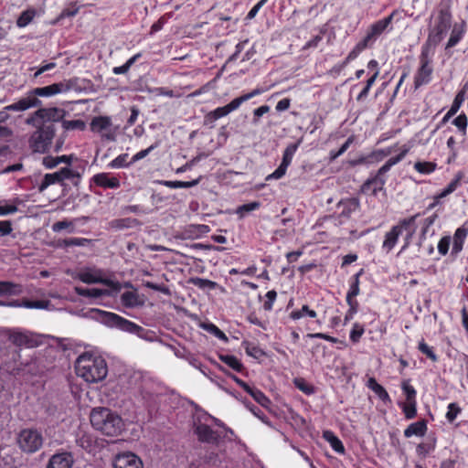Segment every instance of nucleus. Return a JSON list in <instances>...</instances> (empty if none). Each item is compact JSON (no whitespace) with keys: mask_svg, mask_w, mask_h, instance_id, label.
Wrapping results in <instances>:
<instances>
[{"mask_svg":"<svg viewBox=\"0 0 468 468\" xmlns=\"http://www.w3.org/2000/svg\"><path fill=\"white\" fill-rule=\"evenodd\" d=\"M13 230L11 221L3 220L0 221V236L9 235Z\"/></svg>","mask_w":468,"mask_h":468,"instance_id":"64","label":"nucleus"},{"mask_svg":"<svg viewBox=\"0 0 468 468\" xmlns=\"http://www.w3.org/2000/svg\"><path fill=\"white\" fill-rule=\"evenodd\" d=\"M460 412L461 408L456 403H450L446 413V419L449 422H453Z\"/></svg>","mask_w":468,"mask_h":468,"instance_id":"51","label":"nucleus"},{"mask_svg":"<svg viewBox=\"0 0 468 468\" xmlns=\"http://www.w3.org/2000/svg\"><path fill=\"white\" fill-rule=\"evenodd\" d=\"M42 101L38 98L25 97L20 99L18 101L10 104L0 111V122H5L9 118L8 111L13 112H23L30 108L40 107Z\"/></svg>","mask_w":468,"mask_h":468,"instance_id":"15","label":"nucleus"},{"mask_svg":"<svg viewBox=\"0 0 468 468\" xmlns=\"http://www.w3.org/2000/svg\"><path fill=\"white\" fill-rule=\"evenodd\" d=\"M393 16L394 12L388 16L380 19L370 26L366 37H364V39L370 45V47L375 42L376 38L381 35L391 23Z\"/></svg>","mask_w":468,"mask_h":468,"instance_id":"19","label":"nucleus"},{"mask_svg":"<svg viewBox=\"0 0 468 468\" xmlns=\"http://www.w3.org/2000/svg\"><path fill=\"white\" fill-rule=\"evenodd\" d=\"M17 443L23 452L33 453L41 448L43 437L35 429H24L18 434Z\"/></svg>","mask_w":468,"mask_h":468,"instance_id":"10","label":"nucleus"},{"mask_svg":"<svg viewBox=\"0 0 468 468\" xmlns=\"http://www.w3.org/2000/svg\"><path fill=\"white\" fill-rule=\"evenodd\" d=\"M202 176H199L197 179H194L192 181H168V180H163L160 181V184L163 186H165L170 188H189L192 186H195L199 184L201 181Z\"/></svg>","mask_w":468,"mask_h":468,"instance_id":"31","label":"nucleus"},{"mask_svg":"<svg viewBox=\"0 0 468 468\" xmlns=\"http://www.w3.org/2000/svg\"><path fill=\"white\" fill-rule=\"evenodd\" d=\"M437 167L436 163L433 162H416L414 168L420 174L429 175L432 173Z\"/></svg>","mask_w":468,"mask_h":468,"instance_id":"39","label":"nucleus"},{"mask_svg":"<svg viewBox=\"0 0 468 468\" xmlns=\"http://www.w3.org/2000/svg\"><path fill=\"white\" fill-rule=\"evenodd\" d=\"M466 31V23L462 21L460 24H455L452 29L450 38L446 44L445 49L455 47L463 38Z\"/></svg>","mask_w":468,"mask_h":468,"instance_id":"24","label":"nucleus"},{"mask_svg":"<svg viewBox=\"0 0 468 468\" xmlns=\"http://www.w3.org/2000/svg\"><path fill=\"white\" fill-rule=\"evenodd\" d=\"M463 101H464V91L461 90L456 94V96L452 101V104L450 108L451 113H456L459 111V109Z\"/></svg>","mask_w":468,"mask_h":468,"instance_id":"54","label":"nucleus"},{"mask_svg":"<svg viewBox=\"0 0 468 468\" xmlns=\"http://www.w3.org/2000/svg\"><path fill=\"white\" fill-rule=\"evenodd\" d=\"M293 383L298 389L306 395H311L314 392V387L308 384L303 378H295Z\"/></svg>","mask_w":468,"mask_h":468,"instance_id":"46","label":"nucleus"},{"mask_svg":"<svg viewBox=\"0 0 468 468\" xmlns=\"http://www.w3.org/2000/svg\"><path fill=\"white\" fill-rule=\"evenodd\" d=\"M18 208L14 204H0V216H6L17 212Z\"/></svg>","mask_w":468,"mask_h":468,"instance_id":"62","label":"nucleus"},{"mask_svg":"<svg viewBox=\"0 0 468 468\" xmlns=\"http://www.w3.org/2000/svg\"><path fill=\"white\" fill-rule=\"evenodd\" d=\"M73 463L74 459L70 452H61L50 457L48 468H71Z\"/></svg>","mask_w":468,"mask_h":468,"instance_id":"20","label":"nucleus"},{"mask_svg":"<svg viewBox=\"0 0 468 468\" xmlns=\"http://www.w3.org/2000/svg\"><path fill=\"white\" fill-rule=\"evenodd\" d=\"M77 278L80 280L82 282L87 284H93V283H101L104 284L111 289H112L114 292H118L122 285L118 282H114L112 280H110L105 277L104 271L101 269L97 268H85L80 270L78 274Z\"/></svg>","mask_w":468,"mask_h":468,"instance_id":"8","label":"nucleus"},{"mask_svg":"<svg viewBox=\"0 0 468 468\" xmlns=\"http://www.w3.org/2000/svg\"><path fill=\"white\" fill-rule=\"evenodd\" d=\"M75 292L78 295L83 297H90V298H100L101 296L112 295L111 292L106 289H98V288H82V287H75Z\"/></svg>","mask_w":468,"mask_h":468,"instance_id":"28","label":"nucleus"},{"mask_svg":"<svg viewBox=\"0 0 468 468\" xmlns=\"http://www.w3.org/2000/svg\"><path fill=\"white\" fill-rule=\"evenodd\" d=\"M91 242L90 239L85 238H69L61 241L60 245L64 247L80 246L84 247Z\"/></svg>","mask_w":468,"mask_h":468,"instance_id":"40","label":"nucleus"},{"mask_svg":"<svg viewBox=\"0 0 468 468\" xmlns=\"http://www.w3.org/2000/svg\"><path fill=\"white\" fill-rule=\"evenodd\" d=\"M418 348L422 354H425L432 361H437V356L433 352L432 348L429 346L423 340L419 343Z\"/></svg>","mask_w":468,"mask_h":468,"instance_id":"55","label":"nucleus"},{"mask_svg":"<svg viewBox=\"0 0 468 468\" xmlns=\"http://www.w3.org/2000/svg\"><path fill=\"white\" fill-rule=\"evenodd\" d=\"M188 283L192 284L201 290H214L218 287V283L216 282L210 281L208 279L199 278V277H192L188 280Z\"/></svg>","mask_w":468,"mask_h":468,"instance_id":"32","label":"nucleus"},{"mask_svg":"<svg viewBox=\"0 0 468 468\" xmlns=\"http://www.w3.org/2000/svg\"><path fill=\"white\" fill-rule=\"evenodd\" d=\"M90 131L101 134L102 139L115 141L117 127L113 125L109 116L94 117L90 123Z\"/></svg>","mask_w":468,"mask_h":468,"instance_id":"12","label":"nucleus"},{"mask_svg":"<svg viewBox=\"0 0 468 468\" xmlns=\"http://www.w3.org/2000/svg\"><path fill=\"white\" fill-rule=\"evenodd\" d=\"M433 49L427 47L421 48L420 55V68L418 69L414 77V87L419 89L420 86L428 84L431 80L433 69L431 66V54Z\"/></svg>","mask_w":468,"mask_h":468,"instance_id":"9","label":"nucleus"},{"mask_svg":"<svg viewBox=\"0 0 468 468\" xmlns=\"http://www.w3.org/2000/svg\"><path fill=\"white\" fill-rule=\"evenodd\" d=\"M22 292V286L20 284L1 281L0 282V295H18Z\"/></svg>","mask_w":468,"mask_h":468,"instance_id":"29","label":"nucleus"},{"mask_svg":"<svg viewBox=\"0 0 468 468\" xmlns=\"http://www.w3.org/2000/svg\"><path fill=\"white\" fill-rule=\"evenodd\" d=\"M277 297V292L274 290L269 291L266 293L267 301L263 303V307L266 311H271L272 309V304Z\"/></svg>","mask_w":468,"mask_h":468,"instance_id":"60","label":"nucleus"},{"mask_svg":"<svg viewBox=\"0 0 468 468\" xmlns=\"http://www.w3.org/2000/svg\"><path fill=\"white\" fill-rule=\"evenodd\" d=\"M468 235V228L464 225L458 228L453 235L452 253H459L463 250V242Z\"/></svg>","mask_w":468,"mask_h":468,"instance_id":"27","label":"nucleus"},{"mask_svg":"<svg viewBox=\"0 0 468 468\" xmlns=\"http://www.w3.org/2000/svg\"><path fill=\"white\" fill-rule=\"evenodd\" d=\"M262 92H263L262 90L255 89V90H253L252 91H250L249 93H246V94H244L242 96H239V97L236 98L235 100H236V101H238L239 106H240L241 103H243L244 101H247L250 99H251V98H253V97H255V96H257V95H259V94H261Z\"/></svg>","mask_w":468,"mask_h":468,"instance_id":"59","label":"nucleus"},{"mask_svg":"<svg viewBox=\"0 0 468 468\" xmlns=\"http://www.w3.org/2000/svg\"><path fill=\"white\" fill-rule=\"evenodd\" d=\"M408 153V149H404L397 156L389 158L385 165H383L376 173L374 176L367 178L361 186L360 191L362 193L372 192L373 196H377L378 191L383 190L386 179L384 176L388 173L390 168L400 162Z\"/></svg>","mask_w":468,"mask_h":468,"instance_id":"5","label":"nucleus"},{"mask_svg":"<svg viewBox=\"0 0 468 468\" xmlns=\"http://www.w3.org/2000/svg\"><path fill=\"white\" fill-rule=\"evenodd\" d=\"M90 314L92 318L111 327H116L129 333H136L141 329V327L136 324L114 313L106 312L100 309H91Z\"/></svg>","mask_w":468,"mask_h":468,"instance_id":"6","label":"nucleus"},{"mask_svg":"<svg viewBox=\"0 0 468 468\" xmlns=\"http://www.w3.org/2000/svg\"><path fill=\"white\" fill-rule=\"evenodd\" d=\"M419 217V214L411 216L408 218H404L400 220L397 225L393 226L391 229L386 233L385 239L382 244V249L388 253L397 244L399 235L402 233L403 229H408L410 226H412L416 218Z\"/></svg>","mask_w":468,"mask_h":468,"instance_id":"11","label":"nucleus"},{"mask_svg":"<svg viewBox=\"0 0 468 468\" xmlns=\"http://www.w3.org/2000/svg\"><path fill=\"white\" fill-rule=\"evenodd\" d=\"M452 123L463 133H466L468 119L464 113L458 115L453 121Z\"/></svg>","mask_w":468,"mask_h":468,"instance_id":"49","label":"nucleus"},{"mask_svg":"<svg viewBox=\"0 0 468 468\" xmlns=\"http://www.w3.org/2000/svg\"><path fill=\"white\" fill-rule=\"evenodd\" d=\"M300 144H301V140H299L297 143L289 144L285 148L281 165L273 173L267 176V177H266L267 181L280 179L285 175L286 170H287L288 166L290 165V164L292 163V157H293L295 152L297 151Z\"/></svg>","mask_w":468,"mask_h":468,"instance_id":"16","label":"nucleus"},{"mask_svg":"<svg viewBox=\"0 0 468 468\" xmlns=\"http://www.w3.org/2000/svg\"><path fill=\"white\" fill-rule=\"evenodd\" d=\"M113 468H144V463L139 456L132 452H124L117 454L112 463Z\"/></svg>","mask_w":468,"mask_h":468,"instance_id":"18","label":"nucleus"},{"mask_svg":"<svg viewBox=\"0 0 468 468\" xmlns=\"http://www.w3.org/2000/svg\"><path fill=\"white\" fill-rule=\"evenodd\" d=\"M402 389L406 395L408 402H416V390L408 381L402 383Z\"/></svg>","mask_w":468,"mask_h":468,"instance_id":"47","label":"nucleus"},{"mask_svg":"<svg viewBox=\"0 0 468 468\" xmlns=\"http://www.w3.org/2000/svg\"><path fill=\"white\" fill-rule=\"evenodd\" d=\"M365 332V329L362 325H360L359 324H355L353 325V328L350 332V340L353 342V343H357L362 335L364 334Z\"/></svg>","mask_w":468,"mask_h":468,"instance_id":"50","label":"nucleus"},{"mask_svg":"<svg viewBox=\"0 0 468 468\" xmlns=\"http://www.w3.org/2000/svg\"><path fill=\"white\" fill-rule=\"evenodd\" d=\"M427 422L424 420L413 422L408 426V428L404 431V436L406 438H410L411 436H419L422 437L426 434L427 431Z\"/></svg>","mask_w":468,"mask_h":468,"instance_id":"26","label":"nucleus"},{"mask_svg":"<svg viewBox=\"0 0 468 468\" xmlns=\"http://www.w3.org/2000/svg\"><path fill=\"white\" fill-rule=\"evenodd\" d=\"M360 202L356 197L346 198L338 203V207H341V215L349 218L351 214L359 208Z\"/></svg>","mask_w":468,"mask_h":468,"instance_id":"25","label":"nucleus"},{"mask_svg":"<svg viewBox=\"0 0 468 468\" xmlns=\"http://www.w3.org/2000/svg\"><path fill=\"white\" fill-rule=\"evenodd\" d=\"M73 87L71 80H63L48 86L35 88L27 97H51L59 93L67 92Z\"/></svg>","mask_w":468,"mask_h":468,"instance_id":"13","label":"nucleus"},{"mask_svg":"<svg viewBox=\"0 0 468 468\" xmlns=\"http://www.w3.org/2000/svg\"><path fill=\"white\" fill-rule=\"evenodd\" d=\"M66 113L58 107L39 108L27 118L26 123L36 128L28 139L33 152L44 154L49 150L56 134L54 122L62 120Z\"/></svg>","mask_w":468,"mask_h":468,"instance_id":"1","label":"nucleus"},{"mask_svg":"<svg viewBox=\"0 0 468 468\" xmlns=\"http://www.w3.org/2000/svg\"><path fill=\"white\" fill-rule=\"evenodd\" d=\"M157 146V144L149 146L147 149L142 150L134 154L132 158V162H137L143 158H144L151 151H153Z\"/></svg>","mask_w":468,"mask_h":468,"instance_id":"63","label":"nucleus"},{"mask_svg":"<svg viewBox=\"0 0 468 468\" xmlns=\"http://www.w3.org/2000/svg\"><path fill=\"white\" fill-rule=\"evenodd\" d=\"M353 141H354L353 136H350L347 138V140L345 142V144H343V145L339 149H337L336 152L331 151L330 152V159L333 161V160L336 159L338 156L342 155L348 149V147L353 143Z\"/></svg>","mask_w":468,"mask_h":468,"instance_id":"48","label":"nucleus"},{"mask_svg":"<svg viewBox=\"0 0 468 468\" xmlns=\"http://www.w3.org/2000/svg\"><path fill=\"white\" fill-rule=\"evenodd\" d=\"M218 358L220 359V361H222L223 363H225L237 372H240L243 368V365L235 356L219 355Z\"/></svg>","mask_w":468,"mask_h":468,"instance_id":"35","label":"nucleus"},{"mask_svg":"<svg viewBox=\"0 0 468 468\" xmlns=\"http://www.w3.org/2000/svg\"><path fill=\"white\" fill-rule=\"evenodd\" d=\"M324 438L330 443L334 451H335L338 453L345 452V447L342 441L332 431H324Z\"/></svg>","mask_w":468,"mask_h":468,"instance_id":"34","label":"nucleus"},{"mask_svg":"<svg viewBox=\"0 0 468 468\" xmlns=\"http://www.w3.org/2000/svg\"><path fill=\"white\" fill-rule=\"evenodd\" d=\"M370 47V45L363 38L347 55V60L355 59L364 49Z\"/></svg>","mask_w":468,"mask_h":468,"instance_id":"42","label":"nucleus"},{"mask_svg":"<svg viewBox=\"0 0 468 468\" xmlns=\"http://www.w3.org/2000/svg\"><path fill=\"white\" fill-rule=\"evenodd\" d=\"M435 23L429 30L428 37L422 47L433 49L444 37L451 27L452 13L450 0H441L436 11Z\"/></svg>","mask_w":468,"mask_h":468,"instance_id":"3","label":"nucleus"},{"mask_svg":"<svg viewBox=\"0 0 468 468\" xmlns=\"http://www.w3.org/2000/svg\"><path fill=\"white\" fill-rule=\"evenodd\" d=\"M3 333L16 346L34 347L37 345V339L29 332L19 329H5Z\"/></svg>","mask_w":468,"mask_h":468,"instance_id":"14","label":"nucleus"},{"mask_svg":"<svg viewBox=\"0 0 468 468\" xmlns=\"http://www.w3.org/2000/svg\"><path fill=\"white\" fill-rule=\"evenodd\" d=\"M127 158H128L127 154H120L119 156H117L115 159H113L111 162L110 165L114 168L124 167L128 165Z\"/></svg>","mask_w":468,"mask_h":468,"instance_id":"58","label":"nucleus"},{"mask_svg":"<svg viewBox=\"0 0 468 468\" xmlns=\"http://www.w3.org/2000/svg\"><path fill=\"white\" fill-rule=\"evenodd\" d=\"M48 301H23V307L26 308L45 309L48 307Z\"/></svg>","mask_w":468,"mask_h":468,"instance_id":"53","label":"nucleus"},{"mask_svg":"<svg viewBox=\"0 0 468 468\" xmlns=\"http://www.w3.org/2000/svg\"><path fill=\"white\" fill-rule=\"evenodd\" d=\"M403 412L406 419L411 420L417 414L416 402H408L403 406Z\"/></svg>","mask_w":468,"mask_h":468,"instance_id":"56","label":"nucleus"},{"mask_svg":"<svg viewBox=\"0 0 468 468\" xmlns=\"http://www.w3.org/2000/svg\"><path fill=\"white\" fill-rule=\"evenodd\" d=\"M348 306H349V309L348 311L346 312V316H345V324L348 323L350 320L353 319L354 315L357 313L358 311V303L357 301H348L346 302Z\"/></svg>","mask_w":468,"mask_h":468,"instance_id":"52","label":"nucleus"},{"mask_svg":"<svg viewBox=\"0 0 468 468\" xmlns=\"http://www.w3.org/2000/svg\"><path fill=\"white\" fill-rule=\"evenodd\" d=\"M90 420L95 430L107 436H117L122 430V418L107 408L93 409Z\"/></svg>","mask_w":468,"mask_h":468,"instance_id":"4","label":"nucleus"},{"mask_svg":"<svg viewBox=\"0 0 468 468\" xmlns=\"http://www.w3.org/2000/svg\"><path fill=\"white\" fill-rule=\"evenodd\" d=\"M122 303L127 308H133L143 304L139 301V295L135 292H125L121 296Z\"/></svg>","mask_w":468,"mask_h":468,"instance_id":"33","label":"nucleus"},{"mask_svg":"<svg viewBox=\"0 0 468 468\" xmlns=\"http://www.w3.org/2000/svg\"><path fill=\"white\" fill-rule=\"evenodd\" d=\"M270 112V106L268 105H262L253 111V120L252 122L254 124H257L259 122L260 117H261L263 114Z\"/></svg>","mask_w":468,"mask_h":468,"instance_id":"61","label":"nucleus"},{"mask_svg":"<svg viewBox=\"0 0 468 468\" xmlns=\"http://www.w3.org/2000/svg\"><path fill=\"white\" fill-rule=\"evenodd\" d=\"M65 180H70L75 186H78L80 180L79 172L72 170L69 167H63L57 172L46 174L41 181L38 190L43 192L50 185L60 184L63 185Z\"/></svg>","mask_w":468,"mask_h":468,"instance_id":"7","label":"nucleus"},{"mask_svg":"<svg viewBox=\"0 0 468 468\" xmlns=\"http://www.w3.org/2000/svg\"><path fill=\"white\" fill-rule=\"evenodd\" d=\"M304 314H307L312 318H314L316 316L315 311L309 309L308 305H303L301 310L292 312L290 316L293 320H298L302 318Z\"/></svg>","mask_w":468,"mask_h":468,"instance_id":"45","label":"nucleus"},{"mask_svg":"<svg viewBox=\"0 0 468 468\" xmlns=\"http://www.w3.org/2000/svg\"><path fill=\"white\" fill-rule=\"evenodd\" d=\"M202 327L208 333L214 335L218 339H221L224 342H228L229 339L227 335L214 324H204Z\"/></svg>","mask_w":468,"mask_h":468,"instance_id":"44","label":"nucleus"},{"mask_svg":"<svg viewBox=\"0 0 468 468\" xmlns=\"http://www.w3.org/2000/svg\"><path fill=\"white\" fill-rule=\"evenodd\" d=\"M59 122H62V127L66 131H69V130L83 131L86 127L85 122L82 120L67 121V120H64V117H63L62 120H60Z\"/></svg>","mask_w":468,"mask_h":468,"instance_id":"38","label":"nucleus"},{"mask_svg":"<svg viewBox=\"0 0 468 468\" xmlns=\"http://www.w3.org/2000/svg\"><path fill=\"white\" fill-rule=\"evenodd\" d=\"M462 178H463V173L458 172L455 176V178L447 186V187L445 189H443V191L440 195H438L436 197V198L445 197L448 195H450L451 193H452L453 191H455L456 188L459 186L460 181L462 180Z\"/></svg>","mask_w":468,"mask_h":468,"instance_id":"37","label":"nucleus"},{"mask_svg":"<svg viewBox=\"0 0 468 468\" xmlns=\"http://www.w3.org/2000/svg\"><path fill=\"white\" fill-rule=\"evenodd\" d=\"M194 433L200 442L217 446L221 442V434L219 431L212 430L210 426L205 423H196L194 426Z\"/></svg>","mask_w":468,"mask_h":468,"instance_id":"17","label":"nucleus"},{"mask_svg":"<svg viewBox=\"0 0 468 468\" xmlns=\"http://www.w3.org/2000/svg\"><path fill=\"white\" fill-rule=\"evenodd\" d=\"M134 222H136V219L126 218L114 219V220L111 221L110 225L113 229H122L131 228L133 226V223H134Z\"/></svg>","mask_w":468,"mask_h":468,"instance_id":"41","label":"nucleus"},{"mask_svg":"<svg viewBox=\"0 0 468 468\" xmlns=\"http://www.w3.org/2000/svg\"><path fill=\"white\" fill-rule=\"evenodd\" d=\"M234 381L242 388L246 392H248L259 404L263 407H267L270 404V399L265 396V394L258 388L250 387L246 382L241 380L240 378L233 376Z\"/></svg>","mask_w":468,"mask_h":468,"instance_id":"22","label":"nucleus"},{"mask_svg":"<svg viewBox=\"0 0 468 468\" xmlns=\"http://www.w3.org/2000/svg\"><path fill=\"white\" fill-rule=\"evenodd\" d=\"M450 243H451L450 236L442 237L438 243V251L441 255H446L449 250Z\"/></svg>","mask_w":468,"mask_h":468,"instance_id":"57","label":"nucleus"},{"mask_svg":"<svg viewBox=\"0 0 468 468\" xmlns=\"http://www.w3.org/2000/svg\"><path fill=\"white\" fill-rule=\"evenodd\" d=\"M36 16L35 9H27L23 11L16 20V26L18 27H25L32 22Z\"/></svg>","mask_w":468,"mask_h":468,"instance_id":"36","label":"nucleus"},{"mask_svg":"<svg viewBox=\"0 0 468 468\" xmlns=\"http://www.w3.org/2000/svg\"><path fill=\"white\" fill-rule=\"evenodd\" d=\"M367 387L378 395V397L383 401H390V398L386 389L377 382L375 378H369L367 382Z\"/></svg>","mask_w":468,"mask_h":468,"instance_id":"30","label":"nucleus"},{"mask_svg":"<svg viewBox=\"0 0 468 468\" xmlns=\"http://www.w3.org/2000/svg\"><path fill=\"white\" fill-rule=\"evenodd\" d=\"M239 107V106L238 104V101H236V100L234 99L229 104H227L223 107H218V108L215 109L214 111L209 112L205 116V122L207 123V122L212 123L215 121H217L218 119L224 117V116L228 115L229 113H230L231 112L237 110Z\"/></svg>","mask_w":468,"mask_h":468,"instance_id":"21","label":"nucleus"},{"mask_svg":"<svg viewBox=\"0 0 468 468\" xmlns=\"http://www.w3.org/2000/svg\"><path fill=\"white\" fill-rule=\"evenodd\" d=\"M92 182L102 188L117 189L120 187V180L116 176H111L108 173H99L93 176Z\"/></svg>","mask_w":468,"mask_h":468,"instance_id":"23","label":"nucleus"},{"mask_svg":"<svg viewBox=\"0 0 468 468\" xmlns=\"http://www.w3.org/2000/svg\"><path fill=\"white\" fill-rule=\"evenodd\" d=\"M75 371L86 382L97 383L107 377L108 367L102 356L85 352L78 356Z\"/></svg>","mask_w":468,"mask_h":468,"instance_id":"2","label":"nucleus"},{"mask_svg":"<svg viewBox=\"0 0 468 468\" xmlns=\"http://www.w3.org/2000/svg\"><path fill=\"white\" fill-rule=\"evenodd\" d=\"M261 207V203L258 201L250 202L248 204H244L242 206H239L236 213L239 215L240 218H243L247 213L256 210Z\"/></svg>","mask_w":468,"mask_h":468,"instance_id":"43","label":"nucleus"}]
</instances>
